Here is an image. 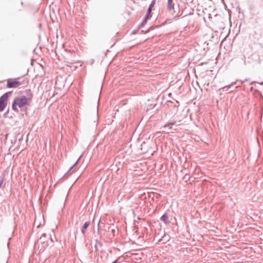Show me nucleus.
<instances>
[{
	"instance_id": "obj_1",
	"label": "nucleus",
	"mask_w": 263,
	"mask_h": 263,
	"mask_svg": "<svg viewBox=\"0 0 263 263\" xmlns=\"http://www.w3.org/2000/svg\"><path fill=\"white\" fill-rule=\"evenodd\" d=\"M27 97L21 96L15 97L12 104V108L15 112H18L17 106L22 108L26 105H29V102L32 100L33 95L30 89L26 90Z\"/></svg>"
},
{
	"instance_id": "obj_2",
	"label": "nucleus",
	"mask_w": 263,
	"mask_h": 263,
	"mask_svg": "<svg viewBox=\"0 0 263 263\" xmlns=\"http://www.w3.org/2000/svg\"><path fill=\"white\" fill-rule=\"evenodd\" d=\"M7 87L8 88H17L21 85L25 84L26 81L21 77L15 79H8L7 80Z\"/></svg>"
},
{
	"instance_id": "obj_3",
	"label": "nucleus",
	"mask_w": 263,
	"mask_h": 263,
	"mask_svg": "<svg viewBox=\"0 0 263 263\" xmlns=\"http://www.w3.org/2000/svg\"><path fill=\"white\" fill-rule=\"evenodd\" d=\"M166 10L167 13L173 15V17L172 19L166 20L163 23V25L170 23L171 21L173 20H176L177 14H175L176 12L174 10V4L173 3V0H167Z\"/></svg>"
},
{
	"instance_id": "obj_4",
	"label": "nucleus",
	"mask_w": 263,
	"mask_h": 263,
	"mask_svg": "<svg viewBox=\"0 0 263 263\" xmlns=\"http://www.w3.org/2000/svg\"><path fill=\"white\" fill-rule=\"evenodd\" d=\"M12 93V91H8L4 93L0 97V112L3 111L7 105V100L10 96Z\"/></svg>"
},
{
	"instance_id": "obj_5",
	"label": "nucleus",
	"mask_w": 263,
	"mask_h": 263,
	"mask_svg": "<svg viewBox=\"0 0 263 263\" xmlns=\"http://www.w3.org/2000/svg\"><path fill=\"white\" fill-rule=\"evenodd\" d=\"M260 63L259 55L257 53H253L249 56L248 58L247 61H245V65L248 64L252 65L253 66L257 65Z\"/></svg>"
},
{
	"instance_id": "obj_6",
	"label": "nucleus",
	"mask_w": 263,
	"mask_h": 263,
	"mask_svg": "<svg viewBox=\"0 0 263 263\" xmlns=\"http://www.w3.org/2000/svg\"><path fill=\"white\" fill-rule=\"evenodd\" d=\"M156 0H152L150 5H149L147 10L146 14L145 16V17H146V18H148L150 19L151 18V17L152 16V11L153 7H154V6L156 4Z\"/></svg>"
},
{
	"instance_id": "obj_7",
	"label": "nucleus",
	"mask_w": 263,
	"mask_h": 263,
	"mask_svg": "<svg viewBox=\"0 0 263 263\" xmlns=\"http://www.w3.org/2000/svg\"><path fill=\"white\" fill-rule=\"evenodd\" d=\"M90 224V221L88 220L86 221L81 228V231L83 234H85L86 230L88 228Z\"/></svg>"
},
{
	"instance_id": "obj_8",
	"label": "nucleus",
	"mask_w": 263,
	"mask_h": 263,
	"mask_svg": "<svg viewBox=\"0 0 263 263\" xmlns=\"http://www.w3.org/2000/svg\"><path fill=\"white\" fill-rule=\"evenodd\" d=\"M160 219L165 224H168L170 222L168 220V216L166 213L163 214L160 217Z\"/></svg>"
},
{
	"instance_id": "obj_9",
	"label": "nucleus",
	"mask_w": 263,
	"mask_h": 263,
	"mask_svg": "<svg viewBox=\"0 0 263 263\" xmlns=\"http://www.w3.org/2000/svg\"><path fill=\"white\" fill-rule=\"evenodd\" d=\"M169 240L168 237H166L165 235H163L161 237V238L158 240L159 243H161L162 244L165 243Z\"/></svg>"
},
{
	"instance_id": "obj_10",
	"label": "nucleus",
	"mask_w": 263,
	"mask_h": 263,
	"mask_svg": "<svg viewBox=\"0 0 263 263\" xmlns=\"http://www.w3.org/2000/svg\"><path fill=\"white\" fill-rule=\"evenodd\" d=\"M99 221H100V220ZM95 237L96 238H99V239L102 238V234L101 233V230L100 228V221H99L98 223L97 235H96Z\"/></svg>"
},
{
	"instance_id": "obj_11",
	"label": "nucleus",
	"mask_w": 263,
	"mask_h": 263,
	"mask_svg": "<svg viewBox=\"0 0 263 263\" xmlns=\"http://www.w3.org/2000/svg\"><path fill=\"white\" fill-rule=\"evenodd\" d=\"M149 18H146V17L144 16L142 22L138 25V29L142 28L146 24Z\"/></svg>"
},
{
	"instance_id": "obj_12",
	"label": "nucleus",
	"mask_w": 263,
	"mask_h": 263,
	"mask_svg": "<svg viewBox=\"0 0 263 263\" xmlns=\"http://www.w3.org/2000/svg\"><path fill=\"white\" fill-rule=\"evenodd\" d=\"M100 239L99 238H96L95 240V247L97 248L98 246H99L100 247H102L103 246L102 243L100 240Z\"/></svg>"
},
{
	"instance_id": "obj_13",
	"label": "nucleus",
	"mask_w": 263,
	"mask_h": 263,
	"mask_svg": "<svg viewBox=\"0 0 263 263\" xmlns=\"http://www.w3.org/2000/svg\"><path fill=\"white\" fill-rule=\"evenodd\" d=\"M46 234L45 233H44L40 237V239H39V241H40V242L41 243H44L45 242V238H46Z\"/></svg>"
},
{
	"instance_id": "obj_14",
	"label": "nucleus",
	"mask_w": 263,
	"mask_h": 263,
	"mask_svg": "<svg viewBox=\"0 0 263 263\" xmlns=\"http://www.w3.org/2000/svg\"><path fill=\"white\" fill-rule=\"evenodd\" d=\"M236 83V82H232L231 85L225 86L223 87H222V89L225 90L226 91H228V89L230 88L231 86H233L234 84H235Z\"/></svg>"
},
{
	"instance_id": "obj_15",
	"label": "nucleus",
	"mask_w": 263,
	"mask_h": 263,
	"mask_svg": "<svg viewBox=\"0 0 263 263\" xmlns=\"http://www.w3.org/2000/svg\"><path fill=\"white\" fill-rule=\"evenodd\" d=\"M176 123V121H173V122H168L167 124H165L163 127L164 128H166V127H169L170 125H174Z\"/></svg>"
},
{
	"instance_id": "obj_16",
	"label": "nucleus",
	"mask_w": 263,
	"mask_h": 263,
	"mask_svg": "<svg viewBox=\"0 0 263 263\" xmlns=\"http://www.w3.org/2000/svg\"><path fill=\"white\" fill-rule=\"evenodd\" d=\"M81 157V156L79 158V159L77 160V161L75 162V163L72 165L70 168L69 169V170L67 171V172L66 173H68L69 172H70L76 165V164L78 163L79 161L80 160V158Z\"/></svg>"
},
{
	"instance_id": "obj_17",
	"label": "nucleus",
	"mask_w": 263,
	"mask_h": 263,
	"mask_svg": "<svg viewBox=\"0 0 263 263\" xmlns=\"http://www.w3.org/2000/svg\"><path fill=\"white\" fill-rule=\"evenodd\" d=\"M4 176L5 174H3L2 177H0V189L2 187V184L4 182Z\"/></svg>"
},
{
	"instance_id": "obj_18",
	"label": "nucleus",
	"mask_w": 263,
	"mask_h": 263,
	"mask_svg": "<svg viewBox=\"0 0 263 263\" xmlns=\"http://www.w3.org/2000/svg\"><path fill=\"white\" fill-rule=\"evenodd\" d=\"M9 111V109L8 108V110L4 113V116L6 117L7 116V115L8 114Z\"/></svg>"
},
{
	"instance_id": "obj_19",
	"label": "nucleus",
	"mask_w": 263,
	"mask_h": 263,
	"mask_svg": "<svg viewBox=\"0 0 263 263\" xmlns=\"http://www.w3.org/2000/svg\"><path fill=\"white\" fill-rule=\"evenodd\" d=\"M138 30H133L132 32V34H136L137 33Z\"/></svg>"
},
{
	"instance_id": "obj_20",
	"label": "nucleus",
	"mask_w": 263,
	"mask_h": 263,
	"mask_svg": "<svg viewBox=\"0 0 263 263\" xmlns=\"http://www.w3.org/2000/svg\"><path fill=\"white\" fill-rule=\"evenodd\" d=\"M176 103H177V104H175V106H179V102H176Z\"/></svg>"
},
{
	"instance_id": "obj_21",
	"label": "nucleus",
	"mask_w": 263,
	"mask_h": 263,
	"mask_svg": "<svg viewBox=\"0 0 263 263\" xmlns=\"http://www.w3.org/2000/svg\"><path fill=\"white\" fill-rule=\"evenodd\" d=\"M112 263H118L117 260L114 261Z\"/></svg>"
},
{
	"instance_id": "obj_22",
	"label": "nucleus",
	"mask_w": 263,
	"mask_h": 263,
	"mask_svg": "<svg viewBox=\"0 0 263 263\" xmlns=\"http://www.w3.org/2000/svg\"><path fill=\"white\" fill-rule=\"evenodd\" d=\"M50 240H51V242H53V239L52 238V237L51 236H50Z\"/></svg>"
},
{
	"instance_id": "obj_23",
	"label": "nucleus",
	"mask_w": 263,
	"mask_h": 263,
	"mask_svg": "<svg viewBox=\"0 0 263 263\" xmlns=\"http://www.w3.org/2000/svg\"><path fill=\"white\" fill-rule=\"evenodd\" d=\"M23 5H24V3H23V2H21V5H22V6H23Z\"/></svg>"
},
{
	"instance_id": "obj_24",
	"label": "nucleus",
	"mask_w": 263,
	"mask_h": 263,
	"mask_svg": "<svg viewBox=\"0 0 263 263\" xmlns=\"http://www.w3.org/2000/svg\"><path fill=\"white\" fill-rule=\"evenodd\" d=\"M259 83L260 85H261V84H263V82H261V83Z\"/></svg>"
},
{
	"instance_id": "obj_25",
	"label": "nucleus",
	"mask_w": 263,
	"mask_h": 263,
	"mask_svg": "<svg viewBox=\"0 0 263 263\" xmlns=\"http://www.w3.org/2000/svg\"><path fill=\"white\" fill-rule=\"evenodd\" d=\"M115 231V230L114 229H112V232H114Z\"/></svg>"
}]
</instances>
